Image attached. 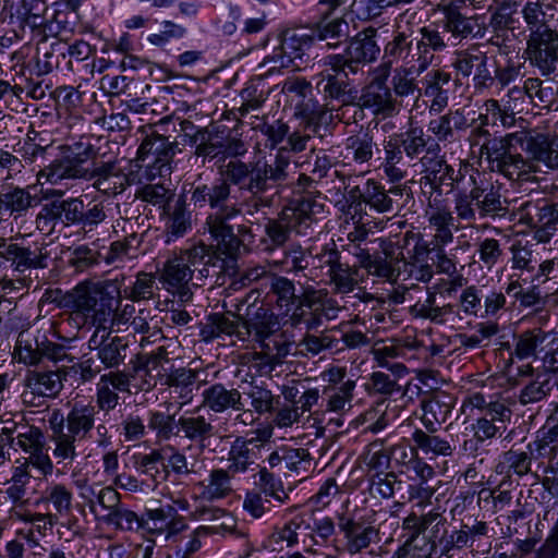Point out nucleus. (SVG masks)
Returning <instances> with one entry per match:
<instances>
[{
    "label": "nucleus",
    "mask_w": 558,
    "mask_h": 558,
    "mask_svg": "<svg viewBox=\"0 0 558 558\" xmlns=\"http://www.w3.org/2000/svg\"><path fill=\"white\" fill-rule=\"evenodd\" d=\"M236 170L233 171L235 186L239 191L251 194L248 214L259 211L262 208H269L272 205V197L266 196L269 189V182L281 183L289 177V167L291 163L288 156V148L280 147L274 159L255 162H245L241 159H233Z\"/></svg>",
    "instance_id": "nucleus-1"
},
{
    "label": "nucleus",
    "mask_w": 558,
    "mask_h": 558,
    "mask_svg": "<svg viewBox=\"0 0 558 558\" xmlns=\"http://www.w3.org/2000/svg\"><path fill=\"white\" fill-rule=\"evenodd\" d=\"M119 294V289L110 281H84L70 292L69 299L74 312L100 327L112 315Z\"/></svg>",
    "instance_id": "nucleus-2"
},
{
    "label": "nucleus",
    "mask_w": 558,
    "mask_h": 558,
    "mask_svg": "<svg viewBox=\"0 0 558 558\" xmlns=\"http://www.w3.org/2000/svg\"><path fill=\"white\" fill-rule=\"evenodd\" d=\"M473 186L470 191L460 190L453 197V213L460 222L472 223L477 218H495L507 213V199L492 184H477L471 177Z\"/></svg>",
    "instance_id": "nucleus-3"
},
{
    "label": "nucleus",
    "mask_w": 558,
    "mask_h": 558,
    "mask_svg": "<svg viewBox=\"0 0 558 558\" xmlns=\"http://www.w3.org/2000/svg\"><path fill=\"white\" fill-rule=\"evenodd\" d=\"M316 202L306 196L290 201L276 218L268 219L265 233L271 243L270 250L283 246L292 232L305 233L314 221Z\"/></svg>",
    "instance_id": "nucleus-4"
},
{
    "label": "nucleus",
    "mask_w": 558,
    "mask_h": 558,
    "mask_svg": "<svg viewBox=\"0 0 558 558\" xmlns=\"http://www.w3.org/2000/svg\"><path fill=\"white\" fill-rule=\"evenodd\" d=\"M418 16L414 9H407L396 19L393 37L385 46V56L392 61L400 62L401 66L416 68L417 73L425 71L426 64L422 61V49L411 25Z\"/></svg>",
    "instance_id": "nucleus-5"
},
{
    "label": "nucleus",
    "mask_w": 558,
    "mask_h": 558,
    "mask_svg": "<svg viewBox=\"0 0 558 558\" xmlns=\"http://www.w3.org/2000/svg\"><path fill=\"white\" fill-rule=\"evenodd\" d=\"M94 156V148L88 138H82L66 146V154L37 172V184L44 182L56 184L58 181L69 179H86L89 170L84 163Z\"/></svg>",
    "instance_id": "nucleus-6"
},
{
    "label": "nucleus",
    "mask_w": 558,
    "mask_h": 558,
    "mask_svg": "<svg viewBox=\"0 0 558 558\" xmlns=\"http://www.w3.org/2000/svg\"><path fill=\"white\" fill-rule=\"evenodd\" d=\"M519 143L525 145L529 157L524 159L530 163V169L520 173L519 181H536L534 173L538 171L539 165L548 171H558V137L556 135L527 131L522 133Z\"/></svg>",
    "instance_id": "nucleus-7"
},
{
    "label": "nucleus",
    "mask_w": 558,
    "mask_h": 558,
    "mask_svg": "<svg viewBox=\"0 0 558 558\" xmlns=\"http://www.w3.org/2000/svg\"><path fill=\"white\" fill-rule=\"evenodd\" d=\"M522 133H511L506 136L487 138L480 147L481 156L495 163L497 170L506 178L518 181L520 173L530 169L524 156L512 150V141L519 143Z\"/></svg>",
    "instance_id": "nucleus-8"
},
{
    "label": "nucleus",
    "mask_w": 558,
    "mask_h": 558,
    "mask_svg": "<svg viewBox=\"0 0 558 558\" xmlns=\"http://www.w3.org/2000/svg\"><path fill=\"white\" fill-rule=\"evenodd\" d=\"M165 124L162 119L154 125V130L145 136L137 150V158L146 160L151 157L149 162L150 177L166 178L172 172V162L177 153L181 151L178 142L171 136L163 135L159 132V128Z\"/></svg>",
    "instance_id": "nucleus-9"
},
{
    "label": "nucleus",
    "mask_w": 558,
    "mask_h": 558,
    "mask_svg": "<svg viewBox=\"0 0 558 558\" xmlns=\"http://www.w3.org/2000/svg\"><path fill=\"white\" fill-rule=\"evenodd\" d=\"M235 170L236 168L233 159L227 160L225 158L218 166L220 179L214 183H207L201 180L192 183L190 190V204L193 208L205 209L209 206L211 209H215L227 203L231 195V185L235 186L234 179H236V177L233 175V171Z\"/></svg>",
    "instance_id": "nucleus-10"
},
{
    "label": "nucleus",
    "mask_w": 558,
    "mask_h": 558,
    "mask_svg": "<svg viewBox=\"0 0 558 558\" xmlns=\"http://www.w3.org/2000/svg\"><path fill=\"white\" fill-rule=\"evenodd\" d=\"M158 280L168 292L177 295L181 302L185 303L192 300L193 292L190 282L195 280L182 250L165 262Z\"/></svg>",
    "instance_id": "nucleus-11"
},
{
    "label": "nucleus",
    "mask_w": 558,
    "mask_h": 558,
    "mask_svg": "<svg viewBox=\"0 0 558 558\" xmlns=\"http://www.w3.org/2000/svg\"><path fill=\"white\" fill-rule=\"evenodd\" d=\"M29 459L19 458L16 460L17 465L11 478V485L7 489V494L13 501V515L25 522H33L35 519V502L26 492V485L32 480Z\"/></svg>",
    "instance_id": "nucleus-12"
},
{
    "label": "nucleus",
    "mask_w": 558,
    "mask_h": 558,
    "mask_svg": "<svg viewBox=\"0 0 558 558\" xmlns=\"http://www.w3.org/2000/svg\"><path fill=\"white\" fill-rule=\"evenodd\" d=\"M243 396L250 400V408H245L242 401V410L234 415L232 426L235 430H243L253 426L258 417L255 415H263L271 413L275 410L276 398L271 390L262 386H251L247 391L242 392Z\"/></svg>",
    "instance_id": "nucleus-13"
},
{
    "label": "nucleus",
    "mask_w": 558,
    "mask_h": 558,
    "mask_svg": "<svg viewBox=\"0 0 558 558\" xmlns=\"http://www.w3.org/2000/svg\"><path fill=\"white\" fill-rule=\"evenodd\" d=\"M316 258L328 268V283L335 293L348 294L355 289L359 269L342 263L336 248L324 250Z\"/></svg>",
    "instance_id": "nucleus-14"
},
{
    "label": "nucleus",
    "mask_w": 558,
    "mask_h": 558,
    "mask_svg": "<svg viewBox=\"0 0 558 558\" xmlns=\"http://www.w3.org/2000/svg\"><path fill=\"white\" fill-rule=\"evenodd\" d=\"M362 109L369 110L376 117L391 118L399 113L402 102L393 96L389 86L366 85L359 98Z\"/></svg>",
    "instance_id": "nucleus-15"
},
{
    "label": "nucleus",
    "mask_w": 558,
    "mask_h": 558,
    "mask_svg": "<svg viewBox=\"0 0 558 558\" xmlns=\"http://www.w3.org/2000/svg\"><path fill=\"white\" fill-rule=\"evenodd\" d=\"M383 253L396 259L398 263L402 262L404 266L416 263L425 262L429 259V255L433 251L430 243L427 242L422 234L408 231L404 233L400 251L397 253L392 243L383 241L381 244Z\"/></svg>",
    "instance_id": "nucleus-16"
},
{
    "label": "nucleus",
    "mask_w": 558,
    "mask_h": 558,
    "mask_svg": "<svg viewBox=\"0 0 558 558\" xmlns=\"http://www.w3.org/2000/svg\"><path fill=\"white\" fill-rule=\"evenodd\" d=\"M110 328L96 327L88 341L89 349L98 351V359L106 367H118L125 359L128 343L122 338L110 337Z\"/></svg>",
    "instance_id": "nucleus-17"
},
{
    "label": "nucleus",
    "mask_w": 558,
    "mask_h": 558,
    "mask_svg": "<svg viewBox=\"0 0 558 558\" xmlns=\"http://www.w3.org/2000/svg\"><path fill=\"white\" fill-rule=\"evenodd\" d=\"M185 262L190 265L193 272V286L201 287L206 278H208L213 270L221 269L220 263L222 262L218 253L204 243L195 244L189 248L182 250Z\"/></svg>",
    "instance_id": "nucleus-18"
},
{
    "label": "nucleus",
    "mask_w": 558,
    "mask_h": 558,
    "mask_svg": "<svg viewBox=\"0 0 558 558\" xmlns=\"http://www.w3.org/2000/svg\"><path fill=\"white\" fill-rule=\"evenodd\" d=\"M313 38L303 33L287 34L279 48L264 59L263 65L270 64L269 71L286 68L294 59L301 58L310 48Z\"/></svg>",
    "instance_id": "nucleus-19"
},
{
    "label": "nucleus",
    "mask_w": 558,
    "mask_h": 558,
    "mask_svg": "<svg viewBox=\"0 0 558 558\" xmlns=\"http://www.w3.org/2000/svg\"><path fill=\"white\" fill-rule=\"evenodd\" d=\"M242 397L239 389L228 388L223 384L216 383L203 390L202 404L216 414L230 410L236 415L242 410Z\"/></svg>",
    "instance_id": "nucleus-20"
},
{
    "label": "nucleus",
    "mask_w": 558,
    "mask_h": 558,
    "mask_svg": "<svg viewBox=\"0 0 558 558\" xmlns=\"http://www.w3.org/2000/svg\"><path fill=\"white\" fill-rule=\"evenodd\" d=\"M425 216L428 222V227L433 231L434 246H445L453 241V232L451 226L454 217L452 211L436 199L433 202L428 199L427 207L425 209Z\"/></svg>",
    "instance_id": "nucleus-21"
},
{
    "label": "nucleus",
    "mask_w": 558,
    "mask_h": 558,
    "mask_svg": "<svg viewBox=\"0 0 558 558\" xmlns=\"http://www.w3.org/2000/svg\"><path fill=\"white\" fill-rule=\"evenodd\" d=\"M242 341L253 336L260 344L279 331V322L270 310L259 306L253 314H247V318L242 319Z\"/></svg>",
    "instance_id": "nucleus-22"
},
{
    "label": "nucleus",
    "mask_w": 558,
    "mask_h": 558,
    "mask_svg": "<svg viewBox=\"0 0 558 558\" xmlns=\"http://www.w3.org/2000/svg\"><path fill=\"white\" fill-rule=\"evenodd\" d=\"M94 178L93 186L102 194L114 196L122 193L129 185V175L116 163L106 162L89 171L86 179Z\"/></svg>",
    "instance_id": "nucleus-23"
},
{
    "label": "nucleus",
    "mask_w": 558,
    "mask_h": 558,
    "mask_svg": "<svg viewBox=\"0 0 558 558\" xmlns=\"http://www.w3.org/2000/svg\"><path fill=\"white\" fill-rule=\"evenodd\" d=\"M339 529L345 538V549L355 555L369 547L378 537L379 531L373 525H366L344 515L339 519Z\"/></svg>",
    "instance_id": "nucleus-24"
},
{
    "label": "nucleus",
    "mask_w": 558,
    "mask_h": 558,
    "mask_svg": "<svg viewBox=\"0 0 558 558\" xmlns=\"http://www.w3.org/2000/svg\"><path fill=\"white\" fill-rule=\"evenodd\" d=\"M445 523L446 520L437 511H429L425 514L411 512L404 518L402 529L410 538L429 537L437 542Z\"/></svg>",
    "instance_id": "nucleus-25"
},
{
    "label": "nucleus",
    "mask_w": 558,
    "mask_h": 558,
    "mask_svg": "<svg viewBox=\"0 0 558 558\" xmlns=\"http://www.w3.org/2000/svg\"><path fill=\"white\" fill-rule=\"evenodd\" d=\"M511 411L501 402H489L484 415L473 425L474 437L478 441L490 439L505 426Z\"/></svg>",
    "instance_id": "nucleus-26"
},
{
    "label": "nucleus",
    "mask_w": 558,
    "mask_h": 558,
    "mask_svg": "<svg viewBox=\"0 0 558 558\" xmlns=\"http://www.w3.org/2000/svg\"><path fill=\"white\" fill-rule=\"evenodd\" d=\"M58 108V99L56 98V92L49 90L46 93L43 90L39 96H37V112L41 111V117L45 118L41 121L40 128L44 126V130L37 132V136L44 134L39 138L40 143L37 144L38 149H45L53 143V135L57 132V124L59 122V114L57 111Z\"/></svg>",
    "instance_id": "nucleus-27"
},
{
    "label": "nucleus",
    "mask_w": 558,
    "mask_h": 558,
    "mask_svg": "<svg viewBox=\"0 0 558 558\" xmlns=\"http://www.w3.org/2000/svg\"><path fill=\"white\" fill-rule=\"evenodd\" d=\"M195 380L196 373L187 368H178L167 375L165 384L169 398L179 405V409L193 400Z\"/></svg>",
    "instance_id": "nucleus-28"
},
{
    "label": "nucleus",
    "mask_w": 558,
    "mask_h": 558,
    "mask_svg": "<svg viewBox=\"0 0 558 558\" xmlns=\"http://www.w3.org/2000/svg\"><path fill=\"white\" fill-rule=\"evenodd\" d=\"M556 337L542 328L526 330L518 336L514 347V355L521 360L534 357L545 353L550 344H555Z\"/></svg>",
    "instance_id": "nucleus-29"
},
{
    "label": "nucleus",
    "mask_w": 558,
    "mask_h": 558,
    "mask_svg": "<svg viewBox=\"0 0 558 558\" xmlns=\"http://www.w3.org/2000/svg\"><path fill=\"white\" fill-rule=\"evenodd\" d=\"M376 34V28L367 27L352 38L347 48V56L353 63L372 62L377 58L380 48L375 39Z\"/></svg>",
    "instance_id": "nucleus-30"
},
{
    "label": "nucleus",
    "mask_w": 558,
    "mask_h": 558,
    "mask_svg": "<svg viewBox=\"0 0 558 558\" xmlns=\"http://www.w3.org/2000/svg\"><path fill=\"white\" fill-rule=\"evenodd\" d=\"M410 314L414 318L428 319L434 324H446V316L453 312V305L447 303L441 306L436 304V291L427 288L424 299H417L410 306Z\"/></svg>",
    "instance_id": "nucleus-31"
},
{
    "label": "nucleus",
    "mask_w": 558,
    "mask_h": 558,
    "mask_svg": "<svg viewBox=\"0 0 558 558\" xmlns=\"http://www.w3.org/2000/svg\"><path fill=\"white\" fill-rule=\"evenodd\" d=\"M37 506L46 511L45 513L37 512V522L47 519V523L52 526V511L61 513L63 510H68L71 506V493L62 485L46 488L40 499L37 500Z\"/></svg>",
    "instance_id": "nucleus-32"
},
{
    "label": "nucleus",
    "mask_w": 558,
    "mask_h": 558,
    "mask_svg": "<svg viewBox=\"0 0 558 558\" xmlns=\"http://www.w3.org/2000/svg\"><path fill=\"white\" fill-rule=\"evenodd\" d=\"M453 400L445 393H437L423 402L422 423L429 433L437 430V425L445 423L451 414Z\"/></svg>",
    "instance_id": "nucleus-33"
},
{
    "label": "nucleus",
    "mask_w": 558,
    "mask_h": 558,
    "mask_svg": "<svg viewBox=\"0 0 558 558\" xmlns=\"http://www.w3.org/2000/svg\"><path fill=\"white\" fill-rule=\"evenodd\" d=\"M525 83L527 99L534 107L549 110L558 100V82L551 78L529 77Z\"/></svg>",
    "instance_id": "nucleus-34"
},
{
    "label": "nucleus",
    "mask_w": 558,
    "mask_h": 558,
    "mask_svg": "<svg viewBox=\"0 0 558 558\" xmlns=\"http://www.w3.org/2000/svg\"><path fill=\"white\" fill-rule=\"evenodd\" d=\"M206 229L228 256H234L241 245L240 239L233 233V228L226 220L210 214L206 218Z\"/></svg>",
    "instance_id": "nucleus-35"
},
{
    "label": "nucleus",
    "mask_w": 558,
    "mask_h": 558,
    "mask_svg": "<svg viewBox=\"0 0 558 558\" xmlns=\"http://www.w3.org/2000/svg\"><path fill=\"white\" fill-rule=\"evenodd\" d=\"M269 293L277 308L289 314L298 303V293L294 282L277 274L269 275Z\"/></svg>",
    "instance_id": "nucleus-36"
},
{
    "label": "nucleus",
    "mask_w": 558,
    "mask_h": 558,
    "mask_svg": "<svg viewBox=\"0 0 558 558\" xmlns=\"http://www.w3.org/2000/svg\"><path fill=\"white\" fill-rule=\"evenodd\" d=\"M162 215L166 218V232L171 236H183L191 228V214L187 210L186 199L179 195L173 204L169 205Z\"/></svg>",
    "instance_id": "nucleus-37"
},
{
    "label": "nucleus",
    "mask_w": 558,
    "mask_h": 558,
    "mask_svg": "<svg viewBox=\"0 0 558 558\" xmlns=\"http://www.w3.org/2000/svg\"><path fill=\"white\" fill-rule=\"evenodd\" d=\"M520 209L525 211L521 216L520 221L530 228H555L558 223V203H545L542 206H537L532 202H525L521 205Z\"/></svg>",
    "instance_id": "nucleus-38"
},
{
    "label": "nucleus",
    "mask_w": 558,
    "mask_h": 558,
    "mask_svg": "<svg viewBox=\"0 0 558 558\" xmlns=\"http://www.w3.org/2000/svg\"><path fill=\"white\" fill-rule=\"evenodd\" d=\"M420 162L424 173L422 182L428 184L430 189L439 190L447 180H453L454 170L444 159L429 156L427 153Z\"/></svg>",
    "instance_id": "nucleus-39"
},
{
    "label": "nucleus",
    "mask_w": 558,
    "mask_h": 558,
    "mask_svg": "<svg viewBox=\"0 0 558 558\" xmlns=\"http://www.w3.org/2000/svg\"><path fill=\"white\" fill-rule=\"evenodd\" d=\"M359 265L365 269L368 275L385 279L387 281H396L399 271L395 267L398 263L384 254V257L372 256L368 252L362 251L357 254Z\"/></svg>",
    "instance_id": "nucleus-40"
},
{
    "label": "nucleus",
    "mask_w": 558,
    "mask_h": 558,
    "mask_svg": "<svg viewBox=\"0 0 558 558\" xmlns=\"http://www.w3.org/2000/svg\"><path fill=\"white\" fill-rule=\"evenodd\" d=\"M402 192L403 190L400 187H391L389 191H385L378 183L369 180L362 197L364 203L378 213H390L393 210V196L401 197Z\"/></svg>",
    "instance_id": "nucleus-41"
},
{
    "label": "nucleus",
    "mask_w": 558,
    "mask_h": 558,
    "mask_svg": "<svg viewBox=\"0 0 558 558\" xmlns=\"http://www.w3.org/2000/svg\"><path fill=\"white\" fill-rule=\"evenodd\" d=\"M252 440L238 436L228 451V470L234 475L244 473L254 464L255 453L252 448Z\"/></svg>",
    "instance_id": "nucleus-42"
},
{
    "label": "nucleus",
    "mask_w": 558,
    "mask_h": 558,
    "mask_svg": "<svg viewBox=\"0 0 558 558\" xmlns=\"http://www.w3.org/2000/svg\"><path fill=\"white\" fill-rule=\"evenodd\" d=\"M61 43L57 36H44L37 41V75L49 74L59 65Z\"/></svg>",
    "instance_id": "nucleus-43"
},
{
    "label": "nucleus",
    "mask_w": 558,
    "mask_h": 558,
    "mask_svg": "<svg viewBox=\"0 0 558 558\" xmlns=\"http://www.w3.org/2000/svg\"><path fill=\"white\" fill-rule=\"evenodd\" d=\"M413 70H416V68L398 66L393 70L391 90L393 96L401 100L402 104L404 98L417 99L421 95V88L413 76Z\"/></svg>",
    "instance_id": "nucleus-44"
},
{
    "label": "nucleus",
    "mask_w": 558,
    "mask_h": 558,
    "mask_svg": "<svg viewBox=\"0 0 558 558\" xmlns=\"http://www.w3.org/2000/svg\"><path fill=\"white\" fill-rule=\"evenodd\" d=\"M177 426L190 441L203 442L215 436V426L203 415L180 416Z\"/></svg>",
    "instance_id": "nucleus-45"
},
{
    "label": "nucleus",
    "mask_w": 558,
    "mask_h": 558,
    "mask_svg": "<svg viewBox=\"0 0 558 558\" xmlns=\"http://www.w3.org/2000/svg\"><path fill=\"white\" fill-rule=\"evenodd\" d=\"M451 75L442 70H434L427 75L425 95L433 97L432 110H441L448 101Z\"/></svg>",
    "instance_id": "nucleus-46"
},
{
    "label": "nucleus",
    "mask_w": 558,
    "mask_h": 558,
    "mask_svg": "<svg viewBox=\"0 0 558 558\" xmlns=\"http://www.w3.org/2000/svg\"><path fill=\"white\" fill-rule=\"evenodd\" d=\"M486 54L473 46L466 50L457 51L452 66L463 76L481 74L486 71Z\"/></svg>",
    "instance_id": "nucleus-47"
},
{
    "label": "nucleus",
    "mask_w": 558,
    "mask_h": 558,
    "mask_svg": "<svg viewBox=\"0 0 558 558\" xmlns=\"http://www.w3.org/2000/svg\"><path fill=\"white\" fill-rule=\"evenodd\" d=\"M421 38L417 39L422 49V61L426 68L433 62L434 54L432 51H442L447 48L446 37L442 35L439 25L429 24L420 28Z\"/></svg>",
    "instance_id": "nucleus-48"
},
{
    "label": "nucleus",
    "mask_w": 558,
    "mask_h": 558,
    "mask_svg": "<svg viewBox=\"0 0 558 558\" xmlns=\"http://www.w3.org/2000/svg\"><path fill=\"white\" fill-rule=\"evenodd\" d=\"M404 347L397 342H378L374 345L372 354L375 361L383 367H387L398 376L407 372V367L401 363H391L392 360L404 355Z\"/></svg>",
    "instance_id": "nucleus-49"
},
{
    "label": "nucleus",
    "mask_w": 558,
    "mask_h": 558,
    "mask_svg": "<svg viewBox=\"0 0 558 558\" xmlns=\"http://www.w3.org/2000/svg\"><path fill=\"white\" fill-rule=\"evenodd\" d=\"M378 159L381 160V167L391 181H400L405 177L402 150L396 140L390 138L385 142L384 156Z\"/></svg>",
    "instance_id": "nucleus-50"
},
{
    "label": "nucleus",
    "mask_w": 558,
    "mask_h": 558,
    "mask_svg": "<svg viewBox=\"0 0 558 558\" xmlns=\"http://www.w3.org/2000/svg\"><path fill=\"white\" fill-rule=\"evenodd\" d=\"M339 74L331 73L330 70H322L317 76V88L322 90L326 98L341 100L342 105H348L351 99V93L347 89L349 84L339 80Z\"/></svg>",
    "instance_id": "nucleus-51"
},
{
    "label": "nucleus",
    "mask_w": 558,
    "mask_h": 558,
    "mask_svg": "<svg viewBox=\"0 0 558 558\" xmlns=\"http://www.w3.org/2000/svg\"><path fill=\"white\" fill-rule=\"evenodd\" d=\"M442 29L452 37L464 39L474 31V19L464 16L456 8L444 9Z\"/></svg>",
    "instance_id": "nucleus-52"
},
{
    "label": "nucleus",
    "mask_w": 558,
    "mask_h": 558,
    "mask_svg": "<svg viewBox=\"0 0 558 558\" xmlns=\"http://www.w3.org/2000/svg\"><path fill=\"white\" fill-rule=\"evenodd\" d=\"M354 388V380H347L337 388H325L324 393L327 395L326 411L342 414L350 410Z\"/></svg>",
    "instance_id": "nucleus-53"
},
{
    "label": "nucleus",
    "mask_w": 558,
    "mask_h": 558,
    "mask_svg": "<svg viewBox=\"0 0 558 558\" xmlns=\"http://www.w3.org/2000/svg\"><path fill=\"white\" fill-rule=\"evenodd\" d=\"M234 476L228 469H214L210 471L203 496L207 499L227 497L233 490L231 478Z\"/></svg>",
    "instance_id": "nucleus-54"
},
{
    "label": "nucleus",
    "mask_w": 558,
    "mask_h": 558,
    "mask_svg": "<svg viewBox=\"0 0 558 558\" xmlns=\"http://www.w3.org/2000/svg\"><path fill=\"white\" fill-rule=\"evenodd\" d=\"M250 124L252 130L258 131L266 136L271 148L282 143L290 132V126L281 119L268 122L265 117L259 118L255 116L252 117Z\"/></svg>",
    "instance_id": "nucleus-55"
},
{
    "label": "nucleus",
    "mask_w": 558,
    "mask_h": 558,
    "mask_svg": "<svg viewBox=\"0 0 558 558\" xmlns=\"http://www.w3.org/2000/svg\"><path fill=\"white\" fill-rule=\"evenodd\" d=\"M174 192L162 183H149L140 187L135 193V198L149 205L157 206L162 211L171 205L174 199Z\"/></svg>",
    "instance_id": "nucleus-56"
},
{
    "label": "nucleus",
    "mask_w": 558,
    "mask_h": 558,
    "mask_svg": "<svg viewBox=\"0 0 558 558\" xmlns=\"http://www.w3.org/2000/svg\"><path fill=\"white\" fill-rule=\"evenodd\" d=\"M95 408L92 405H75L68 414V429L71 435L83 434L85 436L95 424Z\"/></svg>",
    "instance_id": "nucleus-57"
},
{
    "label": "nucleus",
    "mask_w": 558,
    "mask_h": 558,
    "mask_svg": "<svg viewBox=\"0 0 558 558\" xmlns=\"http://www.w3.org/2000/svg\"><path fill=\"white\" fill-rule=\"evenodd\" d=\"M413 440L425 454L450 457L453 453V447L448 440L427 434L422 429H416L413 433Z\"/></svg>",
    "instance_id": "nucleus-58"
},
{
    "label": "nucleus",
    "mask_w": 558,
    "mask_h": 558,
    "mask_svg": "<svg viewBox=\"0 0 558 558\" xmlns=\"http://www.w3.org/2000/svg\"><path fill=\"white\" fill-rule=\"evenodd\" d=\"M483 108L485 112L480 114V120L483 122V124H488L489 118H492L494 124L499 121L504 128H511L514 125L515 112H512L511 109L506 108V105L505 102H501V99H487L484 102Z\"/></svg>",
    "instance_id": "nucleus-59"
},
{
    "label": "nucleus",
    "mask_w": 558,
    "mask_h": 558,
    "mask_svg": "<svg viewBox=\"0 0 558 558\" xmlns=\"http://www.w3.org/2000/svg\"><path fill=\"white\" fill-rule=\"evenodd\" d=\"M436 549V541L429 537H408L393 558H430Z\"/></svg>",
    "instance_id": "nucleus-60"
},
{
    "label": "nucleus",
    "mask_w": 558,
    "mask_h": 558,
    "mask_svg": "<svg viewBox=\"0 0 558 558\" xmlns=\"http://www.w3.org/2000/svg\"><path fill=\"white\" fill-rule=\"evenodd\" d=\"M462 119L459 111L449 112L430 120L428 130L436 135L439 141H452L454 135L452 125L457 129L462 128Z\"/></svg>",
    "instance_id": "nucleus-61"
},
{
    "label": "nucleus",
    "mask_w": 558,
    "mask_h": 558,
    "mask_svg": "<svg viewBox=\"0 0 558 558\" xmlns=\"http://www.w3.org/2000/svg\"><path fill=\"white\" fill-rule=\"evenodd\" d=\"M349 34V23L343 19H335L320 25L317 36L320 40H326L329 47H337L347 40Z\"/></svg>",
    "instance_id": "nucleus-62"
},
{
    "label": "nucleus",
    "mask_w": 558,
    "mask_h": 558,
    "mask_svg": "<svg viewBox=\"0 0 558 558\" xmlns=\"http://www.w3.org/2000/svg\"><path fill=\"white\" fill-rule=\"evenodd\" d=\"M156 277L154 274L140 272L133 286L125 289V296L133 302L148 301L155 298Z\"/></svg>",
    "instance_id": "nucleus-63"
},
{
    "label": "nucleus",
    "mask_w": 558,
    "mask_h": 558,
    "mask_svg": "<svg viewBox=\"0 0 558 558\" xmlns=\"http://www.w3.org/2000/svg\"><path fill=\"white\" fill-rule=\"evenodd\" d=\"M375 143L367 134L362 136H350L347 140V149L352 155L354 161L364 163L369 161L374 156Z\"/></svg>",
    "instance_id": "nucleus-64"
}]
</instances>
